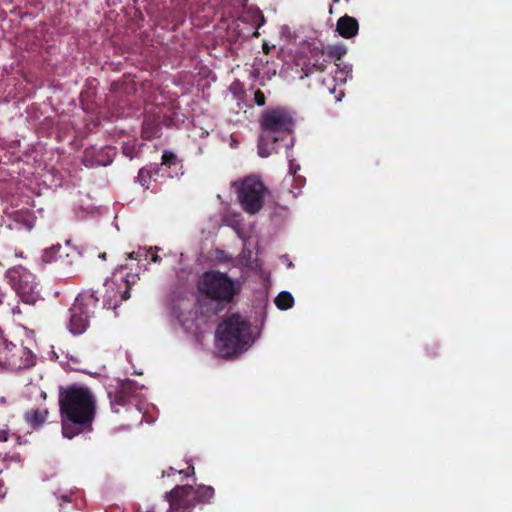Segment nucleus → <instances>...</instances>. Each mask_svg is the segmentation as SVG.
I'll list each match as a JSON object with an SVG mask.
<instances>
[{
    "label": "nucleus",
    "instance_id": "obj_30",
    "mask_svg": "<svg viewBox=\"0 0 512 512\" xmlns=\"http://www.w3.org/2000/svg\"><path fill=\"white\" fill-rule=\"evenodd\" d=\"M217 258H218L219 260H224V259H225V258H224V252L219 251V252L217 253Z\"/></svg>",
    "mask_w": 512,
    "mask_h": 512
},
{
    "label": "nucleus",
    "instance_id": "obj_7",
    "mask_svg": "<svg viewBox=\"0 0 512 512\" xmlns=\"http://www.w3.org/2000/svg\"><path fill=\"white\" fill-rule=\"evenodd\" d=\"M6 278L20 299L27 304H34L40 299L39 282L36 276L23 266L7 270Z\"/></svg>",
    "mask_w": 512,
    "mask_h": 512
},
{
    "label": "nucleus",
    "instance_id": "obj_25",
    "mask_svg": "<svg viewBox=\"0 0 512 512\" xmlns=\"http://www.w3.org/2000/svg\"><path fill=\"white\" fill-rule=\"evenodd\" d=\"M288 161H289V172H290V174L295 175L300 167H299V165L294 163L293 159H289Z\"/></svg>",
    "mask_w": 512,
    "mask_h": 512
},
{
    "label": "nucleus",
    "instance_id": "obj_6",
    "mask_svg": "<svg viewBox=\"0 0 512 512\" xmlns=\"http://www.w3.org/2000/svg\"><path fill=\"white\" fill-rule=\"evenodd\" d=\"M232 187L236 190L239 203L246 213L254 215L261 210L267 189L259 178L249 176L233 182Z\"/></svg>",
    "mask_w": 512,
    "mask_h": 512
},
{
    "label": "nucleus",
    "instance_id": "obj_21",
    "mask_svg": "<svg viewBox=\"0 0 512 512\" xmlns=\"http://www.w3.org/2000/svg\"><path fill=\"white\" fill-rule=\"evenodd\" d=\"M175 164H177V157L172 152L164 151L161 165L172 166Z\"/></svg>",
    "mask_w": 512,
    "mask_h": 512
},
{
    "label": "nucleus",
    "instance_id": "obj_24",
    "mask_svg": "<svg viewBox=\"0 0 512 512\" xmlns=\"http://www.w3.org/2000/svg\"><path fill=\"white\" fill-rule=\"evenodd\" d=\"M254 100L258 106H263L265 104V96H264L263 92H261L259 90L256 91L254 93Z\"/></svg>",
    "mask_w": 512,
    "mask_h": 512
},
{
    "label": "nucleus",
    "instance_id": "obj_28",
    "mask_svg": "<svg viewBox=\"0 0 512 512\" xmlns=\"http://www.w3.org/2000/svg\"><path fill=\"white\" fill-rule=\"evenodd\" d=\"M6 299V292L0 287V305L4 303Z\"/></svg>",
    "mask_w": 512,
    "mask_h": 512
},
{
    "label": "nucleus",
    "instance_id": "obj_13",
    "mask_svg": "<svg viewBox=\"0 0 512 512\" xmlns=\"http://www.w3.org/2000/svg\"><path fill=\"white\" fill-rule=\"evenodd\" d=\"M358 22L350 16H343L337 21V30L342 37L351 38L358 32Z\"/></svg>",
    "mask_w": 512,
    "mask_h": 512
},
{
    "label": "nucleus",
    "instance_id": "obj_27",
    "mask_svg": "<svg viewBox=\"0 0 512 512\" xmlns=\"http://www.w3.org/2000/svg\"><path fill=\"white\" fill-rule=\"evenodd\" d=\"M123 152L130 159H132L134 157V154H133L132 150L130 149V147L128 145H125L123 147Z\"/></svg>",
    "mask_w": 512,
    "mask_h": 512
},
{
    "label": "nucleus",
    "instance_id": "obj_15",
    "mask_svg": "<svg viewBox=\"0 0 512 512\" xmlns=\"http://www.w3.org/2000/svg\"><path fill=\"white\" fill-rule=\"evenodd\" d=\"M63 253V246L61 244H54L43 251L42 260L45 263H52L61 258Z\"/></svg>",
    "mask_w": 512,
    "mask_h": 512
},
{
    "label": "nucleus",
    "instance_id": "obj_18",
    "mask_svg": "<svg viewBox=\"0 0 512 512\" xmlns=\"http://www.w3.org/2000/svg\"><path fill=\"white\" fill-rule=\"evenodd\" d=\"M239 263L250 270H261V264L256 259L251 260V251L246 248H244L239 255Z\"/></svg>",
    "mask_w": 512,
    "mask_h": 512
},
{
    "label": "nucleus",
    "instance_id": "obj_26",
    "mask_svg": "<svg viewBox=\"0 0 512 512\" xmlns=\"http://www.w3.org/2000/svg\"><path fill=\"white\" fill-rule=\"evenodd\" d=\"M8 435H9V432H8V429L3 427V428H0V442H5L8 440Z\"/></svg>",
    "mask_w": 512,
    "mask_h": 512
},
{
    "label": "nucleus",
    "instance_id": "obj_29",
    "mask_svg": "<svg viewBox=\"0 0 512 512\" xmlns=\"http://www.w3.org/2000/svg\"><path fill=\"white\" fill-rule=\"evenodd\" d=\"M10 313H11V314H13V315H17V314H20V313H21V311H20V309H19V307H18V306H13V307H11V309H10Z\"/></svg>",
    "mask_w": 512,
    "mask_h": 512
},
{
    "label": "nucleus",
    "instance_id": "obj_31",
    "mask_svg": "<svg viewBox=\"0 0 512 512\" xmlns=\"http://www.w3.org/2000/svg\"><path fill=\"white\" fill-rule=\"evenodd\" d=\"M70 360H71L72 363H77L78 362L77 358H75V357H71Z\"/></svg>",
    "mask_w": 512,
    "mask_h": 512
},
{
    "label": "nucleus",
    "instance_id": "obj_11",
    "mask_svg": "<svg viewBox=\"0 0 512 512\" xmlns=\"http://www.w3.org/2000/svg\"><path fill=\"white\" fill-rule=\"evenodd\" d=\"M5 214L11 218L16 226H23L27 230H31L35 224V219L32 214L26 209H12V210H4Z\"/></svg>",
    "mask_w": 512,
    "mask_h": 512
},
{
    "label": "nucleus",
    "instance_id": "obj_20",
    "mask_svg": "<svg viewBox=\"0 0 512 512\" xmlns=\"http://www.w3.org/2000/svg\"><path fill=\"white\" fill-rule=\"evenodd\" d=\"M214 496V489L211 486L200 485L195 492V502H209Z\"/></svg>",
    "mask_w": 512,
    "mask_h": 512
},
{
    "label": "nucleus",
    "instance_id": "obj_10",
    "mask_svg": "<svg viewBox=\"0 0 512 512\" xmlns=\"http://www.w3.org/2000/svg\"><path fill=\"white\" fill-rule=\"evenodd\" d=\"M141 387L131 380L122 382L120 390L116 393L114 399L111 400V406L114 412H119V407L125 406L128 403H134L137 410L142 413L143 407L140 403L139 391Z\"/></svg>",
    "mask_w": 512,
    "mask_h": 512
},
{
    "label": "nucleus",
    "instance_id": "obj_8",
    "mask_svg": "<svg viewBox=\"0 0 512 512\" xmlns=\"http://www.w3.org/2000/svg\"><path fill=\"white\" fill-rule=\"evenodd\" d=\"M97 301L93 294H80L75 299L69 309L67 322V329L71 334L81 335L87 330Z\"/></svg>",
    "mask_w": 512,
    "mask_h": 512
},
{
    "label": "nucleus",
    "instance_id": "obj_3",
    "mask_svg": "<svg viewBox=\"0 0 512 512\" xmlns=\"http://www.w3.org/2000/svg\"><path fill=\"white\" fill-rule=\"evenodd\" d=\"M293 124L291 114L283 108L265 111L261 118L258 155L263 158L270 156L275 151L276 142L290 134Z\"/></svg>",
    "mask_w": 512,
    "mask_h": 512
},
{
    "label": "nucleus",
    "instance_id": "obj_34",
    "mask_svg": "<svg viewBox=\"0 0 512 512\" xmlns=\"http://www.w3.org/2000/svg\"><path fill=\"white\" fill-rule=\"evenodd\" d=\"M231 146H232V147H233V146H236V142H235L234 140H232V142H231Z\"/></svg>",
    "mask_w": 512,
    "mask_h": 512
},
{
    "label": "nucleus",
    "instance_id": "obj_14",
    "mask_svg": "<svg viewBox=\"0 0 512 512\" xmlns=\"http://www.w3.org/2000/svg\"><path fill=\"white\" fill-rule=\"evenodd\" d=\"M48 411L45 408L31 409L25 412L24 418L29 426L37 429L46 421Z\"/></svg>",
    "mask_w": 512,
    "mask_h": 512
},
{
    "label": "nucleus",
    "instance_id": "obj_19",
    "mask_svg": "<svg viewBox=\"0 0 512 512\" xmlns=\"http://www.w3.org/2000/svg\"><path fill=\"white\" fill-rule=\"evenodd\" d=\"M276 306L281 310L290 309L294 304V298L288 291H282L275 298Z\"/></svg>",
    "mask_w": 512,
    "mask_h": 512
},
{
    "label": "nucleus",
    "instance_id": "obj_1",
    "mask_svg": "<svg viewBox=\"0 0 512 512\" xmlns=\"http://www.w3.org/2000/svg\"><path fill=\"white\" fill-rule=\"evenodd\" d=\"M62 434L71 439L91 425L95 414V399L85 387H70L59 396Z\"/></svg>",
    "mask_w": 512,
    "mask_h": 512
},
{
    "label": "nucleus",
    "instance_id": "obj_22",
    "mask_svg": "<svg viewBox=\"0 0 512 512\" xmlns=\"http://www.w3.org/2000/svg\"><path fill=\"white\" fill-rule=\"evenodd\" d=\"M175 473L184 474L187 477L194 473V467L190 466L186 470H176L170 467L167 471L163 472V476H171Z\"/></svg>",
    "mask_w": 512,
    "mask_h": 512
},
{
    "label": "nucleus",
    "instance_id": "obj_23",
    "mask_svg": "<svg viewBox=\"0 0 512 512\" xmlns=\"http://www.w3.org/2000/svg\"><path fill=\"white\" fill-rule=\"evenodd\" d=\"M240 215L237 214L235 215V219L234 220H228V219H225L227 225L231 226L238 234V236L240 238H242V234H241V231H240V222H239V218Z\"/></svg>",
    "mask_w": 512,
    "mask_h": 512
},
{
    "label": "nucleus",
    "instance_id": "obj_9",
    "mask_svg": "<svg viewBox=\"0 0 512 512\" xmlns=\"http://www.w3.org/2000/svg\"><path fill=\"white\" fill-rule=\"evenodd\" d=\"M35 364L34 354L23 346H16L13 343L0 337V367L12 371L26 369Z\"/></svg>",
    "mask_w": 512,
    "mask_h": 512
},
{
    "label": "nucleus",
    "instance_id": "obj_16",
    "mask_svg": "<svg viewBox=\"0 0 512 512\" xmlns=\"http://www.w3.org/2000/svg\"><path fill=\"white\" fill-rule=\"evenodd\" d=\"M153 250H158V247H154V248H149V249H146V248H139L137 251H133L131 253L128 254V259L131 260V261H141L142 259H147L148 256L151 254V261L152 262H159L160 261V258L155 255V254H152V251Z\"/></svg>",
    "mask_w": 512,
    "mask_h": 512
},
{
    "label": "nucleus",
    "instance_id": "obj_4",
    "mask_svg": "<svg viewBox=\"0 0 512 512\" xmlns=\"http://www.w3.org/2000/svg\"><path fill=\"white\" fill-rule=\"evenodd\" d=\"M140 267L138 263L125 264L114 270L105 281L104 306L108 309L117 308L122 301L130 297V287L138 280Z\"/></svg>",
    "mask_w": 512,
    "mask_h": 512
},
{
    "label": "nucleus",
    "instance_id": "obj_17",
    "mask_svg": "<svg viewBox=\"0 0 512 512\" xmlns=\"http://www.w3.org/2000/svg\"><path fill=\"white\" fill-rule=\"evenodd\" d=\"M352 66L350 64H337L334 71V80L338 83H346L351 78Z\"/></svg>",
    "mask_w": 512,
    "mask_h": 512
},
{
    "label": "nucleus",
    "instance_id": "obj_33",
    "mask_svg": "<svg viewBox=\"0 0 512 512\" xmlns=\"http://www.w3.org/2000/svg\"><path fill=\"white\" fill-rule=\"evenodd\" d=\"M99 257L104 260L106 258V254L102 253V254L99 255Z\"/></svg>",
    "mask_w": 512,
    "mask_h": 512
},
{
    "label": "nucleus",
    "instance_id": "obj_32",
    "mask_svg": "<svg viewBox=\"0 0 512 512\" xmlns=\"http://www.w3.org/2000/svg\"><path fill=\"white\" fill-rule=\"evenodd\" d=\"M293 144H294V143H293V140H292V139H290V141H289V143L287 144V146L290 148V147H292V146H293Z\"/></svg>",
    "mask_w": 512,
    "mask_h": 512
},
{
    "label": "nucleus",
    "instance_id": "obj_12",
    "mask_svg": "<svg viewBox=\"0 0 512 512\" xmlns=\"http://www.w3.org/2000/svg\"><path fill=\"white\" fill-rule=\"evenodd\" d=\"M160 170L157 164H151L148 167L140 169L137 177L139 183L146 189H154L152 181H158Z\"/></svg>",
    "mask_w": 512,
    "mask_h": 512
},
{
    "label": "nucleus",
    "instance_id": "obj_5",
    "mask_svg": "<svg viewBox=\"0 0 512 512\" xmlns=\"http://www.w3.org/2000/svg\"><path fill=\"white\" fill-rule=\"evenodd\" d=\"M198 290L201 295L218 302H230L237 293V282L226 274L218 271L204 273L199 282Z\"/></svg>",
    "mask_w": 512,
    "mask_h": 512
},
{
    "label": "nucleus",
    "instance_id": "obj_2",
    "mask_svg": "<svg viewBox=\"0 0 512 512\" xmlns=\"http://www.w3.org/2000/svg\"><path fill=\"white\" fill-rule=\"evenodd\" d=\"M253 342L250 324L239 314L226 318L216 330V349L224 358L243 353Z\"/></svg>",
    "mask_w": 512,
    "mask_h": 512
},
{
    "label": "nucleus",
    "instance_id": "obj_35",
    "mask_svg": "<svg viewBox=\"0 0 512 512\" xmlns=\"http://www.w3.org/2000/svg\"><path fill=\"white\" fill-rule=\"evenodd\" d=\"M99 165H106L107 163L105 162H98Z\"/></svg>",
    "mask_w": 512,
    "mask_h": 512
}]
</instances>
